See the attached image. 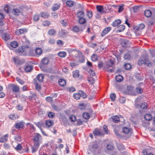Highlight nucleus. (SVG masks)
Returning <instances> with one entry per match:
<instances>
[{
	"instance_id": "1",
	"label": "nucleus",
	"mask_w": 155,
	"mask_h": 155,
	"mask_svg": "<svg viewBox=\"0 0 155 155\" xmlns=\"http://www.w3.org/2000/svg\"><path fill=\"white\" fill-rule=\"evenodd\" d=\"M32 140L33 145L32 147V153H34L38 149L40 143H41L42 138L41 136L38 133H35L32 135Z\"/></svg>"
},
{
	"instance_id": "2",
	"label": "nucleus",
	"mask_w": 155,
	"mask_h": 155,
	"mask_svg": "<svg viewBox=\"0 0 155 155\" xmlns=\"http://www.w3.org/2000/svg\"><path fill=\"white\" fill-rule=\"evenodd\" d=\"M138 64L140 65L143 64H144L147 65L148 67H150L152 66L151 63L150 62L147 58H143L140 59L139 60Z\"/></svg>"
},
{
	"instance_id": "3",
	"label": "nucleus",
	"mask_w": 155,
	"mask_h": 155,
	"mask_svg": "<svg viewBox=\"0 0 155 155\" xmlns=\"http://www.w3.org/2000/svg\"><path fill=\"white\" fill-rule=\"evenodd\" d=\"M122 132L123 133L125 134L126 135H128V137L130 136L132 133V129L126 127H124L123 128Z\"/></svg>"
},
{
	"instance_id": "4",
	"label": "nucleus",
	"mask_w": 155,
	"mask_h": 155,
	"mask_svg": "<svg viewBox=\"0 0 155 155\" xmlns=\"http://www.w3.org/2000/svg\"><path fill=\"white\" fill-rule=\"evenodd\" d=\"M135 106L136 108H139L140 107L143 110H147V104L146 102L142 103L140 105L137 104H135Z\"/></svg>"
},
{
	"instance_id": "5",
	"label": "nucleus",
	"mask_w": 155,
	"mask_h": 155,
	"mask_svg": "<svg viewBox=\"0 0 155 155\" xmlns=\"http://www.w3.org/2000/svg\"><path fill=\"white\" fill-rule=\"evenodd\" d=\"M24 126V122L20 121L15 123V127L18 130H20L23 128Z\"/></svg>"
},
{
	"instance_id": "6",
	"label": "nucleus",
	"mask_w": 155,
	"mask_h": 155,
	"mask_svg": "<svg viewBox=\"0 0 155 155\" xmlns=\"http://www.w3.org/2000/svg\"><path fill=\"white\" fill-rule=\"evenodd\" d=\"M27 30L25 28L19 29L15 31V33L16 35H19L26 33Z\"/></svg>"
},
{
	"instance_id": "7",
	"label": "nucleus",
	"mask_w": 155,
	"mask_h": 155,
	"mask_svg": "<svg viewBox=\"0 0 155 155\" xmlns=\"http://www.w3.org/2000/svg\"><path fill=\"white\" fill-rule=\"evenodd\" d=\"M77 57L78 59V61L81 62H83L84 61V56L81 52H79Z\"/></svg>"
},
{
	"instance_id": "8",
	"label": "nucleus",
	"mask_w": 155,
	"mask_h": 155,
	"mask_svg": "<svg viewBox=\"0 0 155 155\" xmlns=\"http://www.w3.org/2000/svg\"><path fill=\"white\" fill-rule=\"evenodd\" d=\"M11 86L12 90L13 93H18L19 91V87L17 85L13 84L11 85Z\"/></svg>"
},
{
	"instance_id": "9",
	"label": "nucleus",
	"mask_w": 155,
	"mask_h": 155,
	"mask_svg": "<svg viewBox=\"0 0 155 155\" xmlns=\"http://www.w3.org/2000/svg\"><path fill=\"white\" fill-rule=\"evenodd\" d=\"M84 28V26L83 27V28H80L78 26H75L73 27L72 31L75 32H78L80 31H82Z\"/></svg>"
},
{
	"instance_id": "10",
	"label": "nucleus",
	"mask_w": 155,
	"mask_h": 155,
	"mask_svg": "<svg viewBox=\"0 0 155 155\" xmlns=\"http://www.w3.org/2000/svg\"><path fill=\"white\" fill-rule=\"evenodd\" d=\"M111 27H108L106 28L101 33V35L103 37L105 36L111 30Z\"/></svg>"
},
{
	"instance_id": "11",
	"label": "nucleus",
	"mask_w": 155,
	"mask_h": 155,
	"mask_svg": "<svg viewBox=\"0 0 155 155\" xmlns=\"http://www.w3.org/2000/svg\"><path fill=\"white\" fill-rule=\"evenodd\" d=\"M60 7V4L59 3L54 4L51 7L52 10L53 11H55L58 10Z\"/></svg>"
},
{
	"instance_id": "12",
	"label": "nucleus",
	"mask_w": 155,
	"mask_h": 155,
	"mask_svg": "<svg viewBox=\"0 0 155 155\" xmlns=\"http://www.w3.org/2000/svg\"><path fill=\"white\" fill-rule=\"evenodd\" d=\"M8 135V134H6L0 138V142L3 143L7 141Z\"/></svg>"
},
{
	"instance_id": "13",
	"label": "nucleus",
	"mask_w": 155,
	"mask_h": 155,
	"mask_svg": "<svg viewBox=\"0 0 155 155\" xmlns=\"http://www.w3.org/2000/svg\"><path fill=\"white\" fill-rule=\"evenodd\" d=\"M96 8L98 12L100 14L104 13V11L103 7L101 5H97L96 6Z\"/></svg>"
},
{
	"instance_id": "14",
	"label": "nucleus",
	"mask_w": 155,
	"mask_h": 155,
	"mask_svg": "<svg viewBox=\"0 0 155 155\" xmlns=\"http://www.w3.org/2000/svg\"><path fill=\"white\" fill-rule=\"evenodd\" d=\"M13 60L16 64L20 65L22 64V61H21L18 57L13 58Z\"/></svg>"
},
{
	"instance_id": "15",
	"label": "nucleus",
	"mask_w": 155,
	"mask_h": 155,
	"mask_svg": "<svg viewBox=\"0 0 155 155\" xmlns=\"http://www.w3.org/2000/svg\"><path fill=\"white\" fill-rule=\"evenodd\" d=\"M121 21L120 19H117L115 20L112 23V25L114 27L118 26V25L120 24Z\"/></svg>"
},
{
	"instance_id": "16",
	"label": "nucleus",
	"mask_w": 155,
	"mask_h": 155,
	"mask_svg": "<svg viewBox=\"0 0 155 155\" xmlns=\"http://www.w3.org/2000/svg\"><path fill=\"white\" fill-rule=\"evenodd\" d=\"M125 26L124 25H120L117 28V32H120L123 31L125 29Z\"/></svg>"
},
{
	"instance_id": "17",
	"label": "nucleus",
	"mask_w": 155,
	"mask_h": 155,
	"mask_svg": "<svg viewBox=\"0 0 155 155\" xmlns=\"http://www.w3.org/2000/svg\"><path fill=\"white\" fill-rule=\"evenodd\" d=\"M58 82L59 84L62 87L64 86L66 84V81L64 79H59V80Z\"/></svg>"
},
{
	"instance_id": "18",
	"label": "nucleus",
	"mask_w": 155,
	"mask_h": 155,
	"mask_svg": "<svg viewBox=\"0 0 155 155\" xmlns=\"http://www.w3.org/2000/svg\"><path fill=\"white\" fill-rule=\"evenodd\" d=\"M44 75L42 74H39L37 76L36 78L39 82H42L43 81L44 78Z\"/></svg>"
},
{
	"instance_id": "19",
	"label": "nucleus",
	"mask_w": 155,
	"mask_h": 155,
	"mask_svg": "<svg viewBox=\"0 0 155 155\" xmlns=\"http://www.w3.org/2000/svg\"><path fill=\"white\" fill-rule=\"evenodd\" d=\"M144 15L147 17H150L152 15L151 10H147L145 11Z\"/></svg>"
},
{
	"instance_id": "20",
	"label": "nucleus",
	"mask_w": 155,
	"mask_h": 155,
	"mask_svg": "<svg viewBox=\"0 0 155 155\" xmlns=\"http://www.w3.org/2000/svg\"><path fill=\"white\" fill-rule=\"evenodd\" d=\"M93 134L95 136L100 135L101 133L98 129L96 128L93 131Z\"/></svg>"
},
{
	"instance_id": "21",
	"label": "nucleus",
	"mask_w": 155,
	"mask_h": 155,
	"mask_svg": "<svg viewBox=\"0 0 155 155\" xmlns=\"http://www.w3.org/2000/svg\"><path fill=\"white\" fill-rule=\"evenodd\" d=\"M41 62L43 65H45L49 63V61L48 58L45 57L42 60Z\"/></svg>"
},
{
	"instance_id": "22",
	"label": "nucleus",
	"mask_w": 155,
	"mask_h": 155,
	"mask_svg": "<svg viewBox=\"0 0 155 155\" xmlns=\"http://www.w3.org/2000/svg\"><path fill=\"white\" fill-rule=\"evenodd\" d=\"M79 75V71L78 70H76L73 72V77L74 78H78Z\"/></svg>"
},
{
	"instance_id": "23",
	"label": "nucleus",
	"mask_w": 155,
	"mask_h": 155,
	"mask_svg": "<svg viewBox=\"0 0 155 155\" xmlns=\"http://www.w3.org/2000/svg\"><path fill=\"white\" fill-rule=\"evenodd\" d=\"M10 45L12 47L16 48L18 47V44L17 41H14L11 42Z\"/></svg>"
},
{
	"instance_id": "24",
	"label": "nucleus",
	"mask_w": 155,
	"mask_h": 155,
	"mask_svg": "<svg viewBox=\"0 0 155 155\" xmlns=\"http://www.w3.org/2000/svg\"><path fill=\"white\" fill-rule=\"evenodd\" d=\"M112 120L113 122L115 123H118L120 121L119 117L117 116H113L112 118Z\"/></svg>"
},
{
	"instance_id": "25",
	"label": "nucleus",
	"mask_w": 155,
	"mask_h": 155,
	"mask_svg": "<svg viewBox=\"0 0 155 155\" xmlns=\"http://www.w3.org/2000/svg\"><path fill=\"white\" fill-rule=\"evenodd\" d=\"M12 13L14 15H19L21 14L20 11L18 9L14 8L13 9Z\"/></svg>"
},
{
	"instance_id": "26",
	"label": "nucleus",
	"mask_w": 155,
	"mask_h": 155,
	"mask_svg": "<svg viewBox=\"0 0 155 155\" xmlns=\"http://www.w3.org/2000/svg\"><path fill=\"white\" fill-rule=\"evenodd\" d=\"M35 52L37 54L39 55L42 54V51L41 48H36Z\"/></svg>"
},
{
	"instance_id": "27",
	"label": "nucleus",
	"mask_w": 155,
	"mask_h": 155,
	"mask_svg": "<svg viewBox=\"0 0 155 155\" xmlns=\"http://www.w3.org/2000/svg\"><path fill=\"white\" fill-rule=\"evenodd\" d=\"M82 116L85 119H88L90 117L89 114L87 112L83 113Z\"/></svg>"
},
{
	"instance_id": "28",
	"label": "nucleus",
	"mask_w": 155,
	"mask_h": 155,
	"mask_svg": "<svg viewBox=\"0 0 155 155\" xmlns=\"http://www.w3.org/2000/svg\"><path fill=\"white\" fill-rule=\"evenodd\" d=\"M116 80L117 82H120L123 80V77L121 75H118L116 76Z\"/></svg>"
},
{
	"instance_id": "29",
	"label": "nucleus",
	"mask_w": 155,
	"mask_h": 155,
	"mask_svg": "<svg viewBox=\"0 0 155 155\" xmlns=\"http://www.w3.org/2000/svg\"><path fill=\"white\" fill-rule=\"evenodd\" d=\"M41 16L42 17L45 18H48L49 16V15L46 12H44L41 13Z\"/></svg>"
},
{
	"instance_id": "30",
	"label": "nucleus",
	"mask_w": 155,
	"mask_h": 155,
	"mask_svg": "<svg viewBox=\"0 0 155 155\" xmlns=\"http://www.w3.org/2000/svg\"><path fill=\"white\" fill-rule=\"evenodd\" d=\"M33 68L31 66H26L25 68V70L26 72H29L33 69Z\"/></svg>"
},
{
	"instance_id": "31",
	"label": "nucleus",
	"mask_w": 155,
	"mask_h": 155,
	"mask_svg": "<svg viewBox=\"0 0 155 155\" xmlns=\"http://www.w3.org/2000/svg\"><path fill=\"white\" fill-rule=\"evenodd\" d=\"M3 38L5 40L7 41L10 39V36L8 34L5 33L3 36Z\"/></svg>"
},
{
	"instance_id": "32",
	"label": "nucleus",
	"mask_w": 155,
	"mask_h": 155,
	"mask_svg": "<svg viewBox=\"0 0 155 155\" xmlns=\"http://www.w3.org/2000/svg\"><path fill=\"white\" fill-rule=\"evenodd\" d=\"M77 16L79 18L84 17V13L83 11H80L77 13Z\"/></svg>"
},
{
	"instance_id": "33",
	"label": "nucleus",
	"mask_w": 155,
	"mask_h": 155,
	"mask_svg": "<svg viewBox=\"0 0 155 155\" xmlns=\"http://www.w3.org/2000/svg\"><path fill=\"white\" fill-rule=\"evenodd\" d=\"M73 96L74 98L77 100L80 99L81 96L80 94L79 93V91H78V93L74 94Z\"/></svg>"
},
{
	"instance_id": "34",
	"label": "nucleus",
	"mask_w": 155,
	"mask_h": 155,
	"mask_svg": "<svg viewBox=\"0 0 155 155\" xmlns=\"http://www.w3.org/2000/svg\"><path fill=\"white\" fill-rule=\"evenodd\" d=\"M30 95L29 96V98L30 99H35L37 98V96L36 94L32 92H30Z\"/></svg>"
},
{
	"instance_id": "35",
	"label": "nucleus",
	"mask_w": 155,
	"mask_h": 155,
	"mask_svg": "<svg viewBox=\"0 0 155 155\" xmlns=\"http://www.w3.org/2000/svg\"><path fill=\"white\" fill-rule=\"evenodd\" d=\"M66 4L68 6L71 7L73 5L74 3L73 1L71 0H69L67 1Z\"/></svg>"
},
{
	"instance_id": "36",
	"label": "nucleus",
	"mask_w": 155,
	"mask_h": 155,
	"mask_svg": "<svg viewBox=\"0 0 155 155\" xmlns=\"http://www.w3.org/2000/svg\"><path fill=\"white\" fill-rule=\"evenodd\" d=\"M24 51V48H23V47H19L16 51L17 53L18 54H21V53H22Z\"/></svg>"
},
{
	"instance_id": "37",
	"label": "nucleus",
	"mask_w": 155,
	"mask_h": 155,
	"mask_svg": "<svg viewBox=\"0 0 155 155\" xmlns=\"http://www.w3.org/2000/svg\"><path fill=\"white\" fill-rule=\"evenodd\" d=\"M144 118L147 120H150L152 119V117L150 114H146L144 115Z\"/></svg>"
},
{
	"instance_id": "38",
	"label": "nucleus",
	"mask_w": 155,
	"mask_h": 155,
	"mask_svg": "<svg viewBox=\"0 0 155 155\" xmlns=\"http://www.w3.org/2000/svg\"><path fill=\"white\" fill-rule=\"evenodd\" d=\"M9 118L12 120H14L18 118L19 117L15 114H11L9 115Z\"/></svg>"
},
{
	"instance_id": "39",
	"label": "nucleus",
	"mask_w": 155,
	"mask_h": 155,
	"mask_svg": "<svg viewBox=\"0 0 155 155\" xmlns=\"http://www.w3.org/2000/svg\"><path fill=\"white\" fill-rule=\"evenodd\" d=\"M78 21L80 24H84L86 22V19L84 17L79 18Z\"/></svg>"
},
{
	"instance_id": "40",
	"label": "nucleus",
	"mask_w": 155,
	"mask_h": 155,
	"mask_svg": "<svg viewBox=\"0 0 155 155\" xmlns=\"http://www.w3.org/2000/svg\"><path fill=\"white\" fill-rule=\"evenodd\" d=\"M53 122L50 120H46V124L48 127H50L52 126L53 124Z\"/></svg>"
},
{
	"instance_id": "41",
	"label": "nucleus",
	"mask_w": 155,
	"mask_h": 155,
	"mask_svg": "<svg viewBox=\"0 0 155 155\" xmlns=\"http://www.w3.org/2000/svg\"><path fill=\"white\" fill-rule=\"evenodd\" d=\"M145 27V25L141 23L139 25L137 26V29L138 30H142Z\"/></svg>"
},
{
	"instance_id": "42",
	"label": "nucleus",
	"mask_w": 155,
	"mask_h": 155,
	"mask_svg": "<svg viewBox=\"0 0 155 155\" xmlns=\"http://www.w3.org/2000/svg\"><path fill=\"white\" fill-rule=\"evenodd\" d=\"M48 34L51 35H54L56 33V31L54 29H51L48 31Z\"/></svg>"
},
{
	"instance_id": "43",
	"label": "nucleus",
	"mask_w": 155,
	"mask_h": 155,
	"mask_svg": "<svg viewBox=\"0 0 155 155\" xmlns=\"http://www.w3.org/2000/svg\"><path fill=\"white\" fill-rule=\"evenodd\" d=\"M79 93L80 94L81 97H82L84 98L87 97L86 94L83 91H79Z\"/></svg>"
},
{
	"instance_id": "44",
	"label": "nucleus",
	"mask_w": 155,
	"mask_h": 155,
	"mask_svg": "<svg viewBox=\"0 0 155 155\" xmlns=\"http://www.w3.org/2000/svg\"><path fill=\"white\" fill-rule=\"evenodd\" d=\"M42 24L43 25L45 26H48L51 24V23L50 21L45 20L43 21Z\"/></svg>"
},
{
	"instance_id": "45",
	"label": "nucleus",
	"mask_w": 155,
	"mask_h": 155,
	"mask_svg": "<svg viewBox=\"0 0 155 155\" xmlns=\"http://www.w3.org/2000/svg\"><path fill=\"white\" fill-rule=\"evenodd\" d=\"M114 132L116 135L118 136L120 135L119 133V128L118 127H115L114 129Z\"/></svg>"
},
{
	"instance_id": "46",
	"label": "nucleus",
	"mask_w": 155,
	"mask_h": 155,
	"mask_svg": "<svg viewBox=\"0 0 155 155\" xmlns=\"http://www.w3.org/2000/svg\"><path fill=\"white\" fill-rule=\"evenodd\" d=\"M66 53L64 51L60 52L58 53V55L61 57H64L66 55Z\"/></svg>"
},
{
	"instance_id": "47",
	"label": "nucleus",
	"mask_w": 155,
	"mask_h": 155,
	"mask_svg": "<svg viewBox=\"0 0 155 155\" xmlns=\"http://www.w3.org/2000/svg\"><path fill=\"white\" fill-rule=\"evenodd\" d=\"M13 147H15V149L17 150H20L22 149V146L20 144H18L15 147L14 146H13Z\"/></svg>"
},
{
	"instance_id": "48",
	"label": "nucleus",
	"mask_w": 155,
	"mask_h": 155,
	"mask_svg": "<svg viewBox=\"0 0 155 155\" xmlns=\"http://www.w3.org/2000/svg\"><path fill=\"white\" fill-rule=\"evenodd\" d=\"M15 140L17 142H20L21 141V138L19 135H16L15 137Z\"/></svg>"
},
{
	"instance_id": "49",
	"label": "nucleus",
	"mask_w": 155,
	"mask_h": 155,
	"mask_svg": "<svg viewBox=\"0 0 155 155\" xmlns=\"http://www.w3.org/2000/svg\"><path fill=\"white\" fill-rule=\"evenodd\" d=\"M87 15L89 18H91L92 16V12L91 11H87Z\"/></svg>"
},
{
	"instance_id": "50",
	"label": "nucleus",
	"mask_w": 155,
	"mask_h": 155,
	"mask_svg": "<svg viewBox=\"0 0 155 155\" xmlns=\"http://www.w3.org/2000/svg\"><path fill=\"white\" fill-rule=\"evenodd\" d=\"M136 91L138 94H141L143 92V90L140 87H138L136 88Z\"/></svg>"
},
{
	"instance_id": "51",
	"label": "nucleus",
	"mask_w": 155,
	"mask_h": 155,
	"mask_svg": "<svg viewBox=\"0 0 155 155\" xmlns=\"http://www.w3.org/2000/svg\"><path fill=\"white\" fill-rule=\"evenodd\" d=\"M97 58L98 57L97 55L95 54H93L91 56V59L93 61H97Z\"/></svg>"
},
{
	"instance_id": "52",
	"label": "nucleus",
	"mask_w": 155,
	"mask_h": 155,
	"mask_svg": "<svg viewBox=\"0 0 155 155\" xmlns=\"http://www.w3.org/2000/svg\"><path fill=\"white\" fill-rule=\"evenodd\" d=\"M61 23L64 26H66L67 25V21L66 20H61L60 21Z\"/></svg>"
},
{
	"instance_id": "53",
	"label": "nucleus",
	"mask_w": 155,
	"mask_h": 155,
	"mask_svg": "<svg viewBox=\"0 0 155 155\" xmlns=\"http://www.w3.org/2000/svg\"><path fill=\"white\" fill-rule=\"evenodd\" d=\"M98 147V145L97 143H94L92 146V150L95 151L97 149Z\"/></svg>"
},
{
	"instance_id": "54",
	"label": "nucleus",
	"mask_w": 155,
	"mask_h": 155,
	"mask_svg": "<svg viewBox=\"0 0 155 155\" xmlns=\"http://www.w3.org/2000/svg\"><path fill=\"white\" fill-rule=\"evenodd\" d=\"M16 80L17 81H18L20 84H21V85L24 84L25 83L24 81L23 80H22L18 77H17L16 78Z\"/></svg>"
},
{
	"instance_id": "55",
	"label": "nucleus",
	"mask_w": 155,
	"mask_h": 155,
	"mask_svg": "<svg viewBox=\"0 0 155 155\" xmlns=\"http://www.w3.org/2000/svg\"><path fill=\"white\" fill-rule=\"evenodd\" d=\"M125 68L126 70H129L131 68V65L129 63H127L124 65Z\"/></svg>"
},
{
	"instance_id": "56",
	"label": "nucleus",
	"mask_w": 155,
	"mask_h": 155,
	"mask_svg": "<svg viewBox=\"0 0 155 155\" xmlns=\"http://www.w3.org/2000/svg\"><path fill=\"white\" fill-rule=\"evenodd\" d=\"M35 124L36 126L38 127L39 128H40L41 130V127L42 125H43V124L42 123L40 122L35 123Z\"/></svg>"
},
{
	"instance_id": "57",
	"label": "nucleus",
	"mask_w": 155,
	"mask_h": 155,
	"mask_svg": "<svg viewBox=\"0 0 155 155\" xmlns=\"http://www.w3.org/2000/svg\"><path fill=\"white\" fill-rule=\"evenodd\" d=\"M48 117L51 118H53L54 117L55 114L52 112H49L48 114Z\"/></svg>"
},
{
	"instance_id": "58",
	"label": "nucleus",
	"mask_w": 155,
	"mask_h": 155,
	"mask_svg": "<svg viewBox=\"0 0 155 155\" xmlns=\"http://www.w3.org/2000/svg\"><path fill=\"white\" fill-rule=\"evenodd\" d=\"M40 18V16L38 15H35L33 17V19L35 21H38Z\"/></svg>"
},
{
	"instance_id": "59",
	"label": "nucleus",
	"mask_w": 155,
	"mask_h": 155,
	"mask_svg": "<svg viewBox=\"0 0 155 155\" xmlns=\"http://www.w3.org/2000/svg\"><path fill=\"white\" fill-rule=\"evenodd\" d=\"M69 119L71 120L73 122H74L76 120V117L74 115H71Z\"/></svg>"
},
{
	"instance_id": "60",
	"label": "nucleus",
	"mask_w": 155,
	"mask_h": 155,
	"mask_svg": "<svg viewBox=\"0 0 155 155\" xmlns=\"http://www.w3.org/2000/svg\"><path fill=\"white\" fill-rule=\"evenodd\" d=\"M124 58L125 60L129 59L130 58V55L129 54L127 53L125 54Z\"/></svg>"
},
{
	"instance_id": "61",
	"label": "nucleus",
	"mask_w": 155,
	"mask_h": 155,
	"mask_svg": "<svg viewBox=\"0 0 155 155\" xmlns=\"http://www.w3.org/2000/svg\"><path fill=\"white\" fill-rule=\"evenodd\" d=\"M110 99L112 100V101H114L115 100L116 97V95L115 94L112 93L110 94Z\"/></svg>"
},
{
	"instance_id": "62",
	"label": "nucleus",
	"mask_w": 155,
	"mask_h": 155,
	"mask_svg": "<svg viewBox=\"0 0 155 155\" xmlns=\"http://www.w3.org/2000/svg\"><path fill=\"white\" fill-rule=\"evenodd\" d=\"M59 33L61 36L62 37H64L66 35L65 33L63 30L60 31L59 32Z\"/></svg>"
},
{
	"instance_id": "63",
	"label": "nucleus",
	"mask_w": 155,
	"mask_h": 155,
	"mask_svg": "<svg viewBox=\"0 0 155 155\" xmlns=\"http://www.w3.org/2000/svg\"><path fill=\"white\" fill-rule=\"evenodd\" d=\"M78 106L80 110H83L85 108V106L84 104H79Z\"/></svg>"
},
{
	"instance_id": "64",
	"label": "nucleus",
	"mask_w": 155,
	"mask_h": 155,
	"mask_svg": "<svg viewBox=\"0 0 155 155\" xmlns=\"http://www.w3.org/2000/svg\"><path fill=\"white\" fill-rule=\"evenodd\" d=\"M150 52L153 57L155 56V50L152 49L150 50Z\"/></svg>"
}]
</instances>
